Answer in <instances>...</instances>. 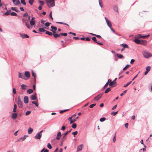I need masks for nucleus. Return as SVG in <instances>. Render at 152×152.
Wrapping results in <instances>:
<instances>
[{
    "label": "nucleus",
    "mask_w": 152,
    "mask_h": 152,
    "mask_svg": "<svg viewBox=\"0 0 152 152\" xmlns=\"http://www.w3.org/2000/svg\"><path fill=\"white\" fill-rule=\"evenodd\" d=\"M47 5L49 7H53L55 6V0H45Z\"/></svg>",
    "instance_id": "nucleus-1"
},
{
    "label": "nucleus",
    "mask_w": 152,
    "mask_h": 152,
    "mask_svg": "<svg viewBox=\"0 0 152 152\" xmlns=\"http://www.w3.org/2000/svg\"><path fill=\"white\" fill-rule=\"evenodd\" d=\"M142 54L143 56L146 58H148L152 56V54L151 53L146 51H143Z\"/></svg>",
    "instance_id": "nucleus-2"
},
{
    "label": "nucleus",
    "mask_w": 152,
    "mask_h": 152,
    "mask_svg": "<svg viewBox=\"0 0 152 152\" xmlns=\"http://www.w3.org/2000/svg\"><path fill=\"white\" fill-rule=\"evenodd\" d=\"M72 130V129H71L69 131L66 132L65 133H64L62 134V142H63V141L65 140L66 139V136L67 135V134H68L69 133H70L71 131Z\"/></svg>",
    "instance_id": "nucleus-3"
},
{
    "label": "nucleus",
    "mask_w": 152,
    "mask_h": 152,
    "mask_svg": "<svg viewBox=\"0 0 152 152\" xmlns=\"http://www.w3.org/2000/svg\"><path fill=\"white\" fill-rule=\"evenodd\" d=\"M18 106L20 108H22L23 107V103L20 100V96H18Z\"/></svg>",
    "instance_id": "nucleus-4"
},
{
    "label": "nucleus",
    "mask_w": 152,
    "mask_h": 152,
    "mask_svg": "<svg viewBox=\"0 0 152 152\" xmlns=\"http://www.w3.org/2000/svg\"><path fill=\"white\" fill-rule=\"evenodd\" d=\"M43 132V130H42L39 132H38L35 136V138L37 139H40L42 136V133Z\"/></svg>",
    "instance_id": "nucleus-5"
},
{
    "label": "nucleus",
    "mask_w": 152,
    "mask_h": 152,
    "mask_svg": "<svg viewBox=\"0 0 152 152\" xmlns=\"http://www.w3.org/2000/svg\"><path fill=\"white\" fill-rule=\"evenodd\" d=\"M104 18L106 21L107 25L110 27L111 28V27L112 26V25L111 22L106 17H105Z\"/></svg>",
    "instance_id": "nucleus-6"
},
{
    "label": "nucleus",
    "mask_w": 152,
    "mask_h": 152,
    "mask_svg": "<svg viewBox=\"0 0 152 152\" xmlns=\"http://www.w3.org/2000/svg\"><path fill=\"white\" fill-rule=\"evenodd\" d=\"M102 95V94H99L98 95L96 96L94 98V100L98 101L101 98Z\"/></svg>",
    "instance_id": "nucleus-7"
},
{
    "label": "nucleus",
    "mask_w": 152,
    "mask_h": 152,
    "mask_svg": "<svg viewBox=\"0 0 152 152\" xmlns=\"http://www.w3.org/2000/svg\"><path fill=\"white\" fill-rule=\"evenodd\" d=\"M20 37L23 38H28L29 37V36L27 35L26 34H22L21 33H20Z\"/></svg>",
    "instance_id": "nucleus-8"
},
{
    "label": "nucleus",
    "mask_w": 152,
    "mask_h": 152,
    "mask_svg": "<svg viewBox=\"0 0 152 152\" xmlns=\"http://www.w3.org/2000/svg\"><path fill=\"white\" fill-rule=\"evenodd\" d=\"M116 82L114 80L112 82H111L109 84V85L110 86L114 87L116 85Z\"/></svg>",
    "instance_id": "nucleus-9"
},
{
    "label": "nucleus",
    "mask_w": 152,
    "mask_h": 152,
    "mask_svg": "<svg viewBox=\"0 0 152 152\" xmlns=\"http://www.w3.org/2000/svg\"><path fill=\"white\" fill-rule=\"evenodd\" d=\"M149 36H150L149 35H146V36H142L140 35V34H138V35L137 36V37L138 38H143V39H145V38H146L147 37H149Z\"/></svg>",
    "instance_id": "nucleus-10"
},
{
    "label": "nucleus",
    "mask_w": 152,
    "mask_h": 152,
    "mask_svg": "<svg viewBox=\"0 0 152 152\" xmlns=\"http://www.w3.org/2000/svg\"><path fill=\"white\" fill-rule=\"evenodd\" d=\"M61 136V132H58L57 134V136L56 138V139L57 140H59Z\"/></svg>",
    "instance_id": "nucleus-11"
},
{
    "label": "nucleus",
    "mask_w": 152,
    "mask_h": 152,
    "mask_svg": "<svg viewBox=\"0 0 152 152\" xmlns=\"http://www.w3.org/2000/svg\"><path fill=\"white\" fill-rule=\"evenodd\" d=\"M12 1L13 3L15 5L20 4L19 0H12Z\"/></svg>",
    "instance_id": "nucleus-12"
},
{
    "label": "nucleus",
    "mask_w": 152,
    "mask_h": 152,
    "mask_svg": "<svg viewBox=\"0 0 152 152\" xmlns=\"http://www.w3.org/2000/svg\"><path fill=\"white\" fill-rule=\"evenodd\" d=\"M24 102L25 103H27L28 102V98L27 96H25L24 98Z\"/></svg>",
    "instance_id": "nucleus-13"
},
{
    "label": "nucleus",
    "mask_w": 152,
    "mask_h": 152,
    "mask_svg": "<svg viewBox=\"0 0 152 152\" xmlns=\"http://www.w3.org/2000/svg\"><path fill=\"white\" fill-rule=\"evenodd\" d=\"M25 75L28 78H29L30 77V73L28 71H26L25 72Z\"/></svg>",
    "instance_id": "nucleus-14"
},
{
    "label": "nucleus",
    "mask_w": 152,
    "mask_h": 152,
    "mask_svg": "<svg viewBox=\"0 0 152 152\" xmlns=\"http://www.w3.org/2000/svg\"><path fill=\"white\" fill-rule=\"evenodd\" d=\"M18 115L16 113H14L12 115V118L14 120H15L17 117Z\"/></svg>",
    "instance_id": "nucleus-15"
},
{
    "label": "nucleus",
    "mask_w": 152,
    "mask_h": 152,
    "mask_svg": "<svg viewBox=\"0 0 152 152\" xmlns=\"http://www.w3.org/2000/svg\"><path fill=\"white\" fill-rule=\"evenodd\" d=\"M18 77L23 79H25V76L23 74H22L20 72H19Z\"/></svg>",
    "instance_id": "nucleus-16"
},
{
    "label": "nucleus",
    "mask_w": 152,
    "mask_h": 152,
    "mask_svg": "<svg viewBox=\"0 0 152 152\" xmlns=\"http://www.w3.org/2000/svg\"><path fill=\"white\" fill-rule=\"evenodd\" d=\"M27 136L26 135H25V136H24L23 137H20V138L19 139V140H18V141H20V140L22 141H24L26 139V137H27Z\"/></svg>",
    "instance_id": "nucleus-17"
},
{
    "label": "nucleus",
    "mask_w": 152,
    "mask_h": 152,
    "mask_svg": "<svg viewBox=\"0 0 152 152\" xmlns=\"http://www.w3.org/2000/svg\"><path fill=\"white\" fill-rule=\"evenodd\" d=\"M83 146V145H81L78 146L77 148V151H78L82 150Z\"/></svg>",
    "instance_id": "nucleus-18"
},
{
    "label": "nucleus",
    "mask_w": 152,
    "mask_h": 152,
    "mask_svg": "<svg viewBox=\"0 0 152 152\" xmlns=\"http://www.w3.org/2000/svg\"><path fill=\"white\" fill-rule=\"evenodd\" d=\"M21 87L22 89L23 90H26L27 89L28 86L26 85L22 84L21 85Z\"/></svg>",
    "instance_id": "nucleus-19"
},
{
    "label": "nucleus",
    "mask_w": 152,
    "mask_h": 152,
    "mask_svg": "<svg viewBox=\"0 0 152 152\" xmlns=\"http://www.w3.org/2000/svg\"><path fill=\"white\" fill-rule=\"evenodd\" d=\"M33 131V129L30 127L28 130V134H30Z\"/></svg>",
    "instance_id": "nucleus-20"
},
{
    "label": "nucleus",
    "mask_w": 152,
    "mask_h": 152,
    "mask_svg": "<svg viewBox=\"0 0 152 152\" xmlns=\"http://www.w3.org/2000/svg\"><path fill=\"white\" fill-rule=\"evenodd\" d=\"M30 24L31 26L34 25L35 23V21L31 20L30 21Z\"/></svg>",
    "instance_id": "nucleus-21"
},
{
    "label": "nucleus",
    "mask_w": 152,
    "mask_h": 152,
    "mask_svg": "<svg viewBox=\"0 0 152 152\" xmlns=\"http://www.w3.org/2000/svg\"><path fill=\"white\" fill-rule=\"evenodd\" d=\"M33 92V90L32 89H29L27 91V92L28 94H31Z\"/></svg>",
    "instance_id": "nucleus-22"
},
{
    "label": "nucleus",
    "mask_w": 152,
    "mask_h": 152,
    "mask_svg": "<svg viewBox=\"0 0 152 152\" xmlns=\"http://www.w3.org/2000/svg\"><path fill=\"white\" fill-rule=\"evenodd\" d=\"M36 94H35V95H32L31 96V98L32 100H35L36 98Z\"/></svg>",
    "instance_id": "nucleus-23"
},
{
    "label": "nucleus",
    "mask_w": 152,
    "mask_h": 152,
    "mask_svg": "<svg viewBox=\"0 0 152 152\" xmlns=\"http://www.w3.org/2000/svg\"><path fill=\"white\" fill-rule=\"evenodd\" d=\"M140 40L137 39H135L134 40V42H135L137 44H139L140 43Z\"/></svg>",
    "instance_id": "nucleus-24"
},
{
    "label": "nucleus",
    "mask_w": 152,
    "mask_h": 152,
    "mask_svg": "<svg viewBox=\"0 0 152 152\" xmlns=\"http://www.w3.org/2000/svg\"><path fill=\"white\" fill-rule=\"evenodd\" d=\"M53 35L54 37L56 38L60 36V34H53Z\"/></svg>",
    "instance_id": "nucleus-25"
},
{
    "label": "nucleus",
    "mask_w": 152,
    "mask_h": 152,
    "mask_svg": "<svg viewBox=\"0 0 152 152\" xmlns=\"http://www.w3.org/2000/svg\"><path fill=\"white\" fill-rule=\"evenodd\" d=\"M121 45H122L124 48H129L128 46L126 44H122Z\"/></svg>",
    "instance_id": "nucleus-26"
},
{
    "label": "nucleus",
    "mask_w": 152,
    "mask_h": 152,
    "mask_svg": "<svg viewBox=\"0 0 152 152\" xmlns=\"http://www.w3.org/2000/svg\"><path fill=\"white\" fill-rule=\"evenodd\" d=\"M46 33L49 35H53V34L52 32H50L48 31H46Z\"/></svg>",
    "instance_id": "nucleus-27"
},
{
    "label": "nucleus",
    "mask_w": 152,
    "mask_h": 152,
    "mask_svg": "<svg viewBox=\"0 0 152 152\" xmlns=\"http://www.w3.org/2000/svg\"><path fill=\"white\" fill-rule=\"evenodd\" d=\"M114 10L116 12H118V8L117 6H115L114 7Z\"/></svg>",
    "instance_id": "nucleus-28"
},
{
    "label": "nucleus",
    "mask_w": 152,
    "mask_h": 152,
    "mask_svg": "<svg viewBox=\"0 0 152 152\" xmlns=\"http://www.w3.org/2000/svg\"><path fill=\"white\" fill-rule=\"evenodd\" d=\"M38 30L39 32H45L46 31L43 28H39Z\"/></svg>",
    "instance_id": "nucleus-29"
},
{
    "label": "nucleus",
    "mask_w": 152,
    "mask_h": 152,
    "mask_svg": "<svg viewBox=\"0 0 152 152\" xmlns=\"http://www.w3.org/2000/svg\"><path fill=\"white\" fill-rule=\"evenodd\" d=\"M17 105L15 104H14V107L13 110V112H16V110L17 109Z\"/></svg>",
    "instance_id": "nucleus-30"
},
{
    "label": "nucleus",
    "mask_w": 152,
    "mask_h": 152,
    "mask_svg": "<svg viewBox=\"0 0 152 152\" xmlns=\"http://www.w3.org/2000/svg\"><path fill=\"white\" fill-rule=\"evenodd\" d=\"M146 40H141L140 41V43L142 44L145 45L146 44Z\"/></svg>",
    "instance_id": "nucleus-31"
},
{
    "label": "nucleus",
    "mask_w": 152,
    "mask_h": 152,
    "mask_svg": "<svg viewBox=\"0 0 152 152\" xmlns=\"http://www.w3.org/2000/svg\"><path fill=\"white\" fill-rule=\"evenodd\" d=\"M111 90V89L110 88H107L105 90L104 93L106 94L108 93L109 91Z\"/></svg>",
    "instance_id": "nucleus-32"
},
{
    "label": "nucleus",
    "mask_w": 152,
    "mask_h": 152,
    "mask_svg": "<svg viewBox=\"0 0 152 152\" xmlns=\"http://www.w3.org/2000/svg\"><path fill=\"white\" fill-rule=\"evenodd\" d=\"M132 82V81H130L127 84L124 85V87H126L129 86V84H130Z\"/></svg>",
    "instance_id": "nucleus-33"
},
{
    "label": "nucleus",
    "mask_w": 152,
    "mask_h": 152,
    "mask_svg": "<svg viewBox=\"0 0 152 152\" xmlns=\"http://www.w3.org/2000/svg\"><path fill=\"white\" fill-rule=\"evenodd\" d=\"M51 28L52 30L56 31L57 29V28L56 27H55L53 26H51Z\"/></svg>",
    "instance_id": "nucleus-34"
},
{
    "label": "nucleus",
    "mask_w": 152,
    "mask_h": 152,
    "mask_svg": "<svg viewBox=\"0 0 152 152\" xmlns=\"http://www.w3.org/2000/svg\"><path fill=\"white\" fill-rule=\"evenodd\" d=\"M11 10H10L9 11H7L4 14V15H8L10 14V13Z\"/></svg>",
    "instance_id": "nucleus-35"
},
{
    "label": "nucleus",
    "mask_w": 152,
    "mask_h": 152,
    "mask_svg": "<svg viewBox=\"0 0 152 152\" xmlns=\"http://www.w3.org/2000/svg\"><path fill=\"white\" fill-rule=\"evenodd\" d=\"M25 25L27 27V28L28 29H29L30 28V25H29V23H28L27 22H25Z\"/></svg>",
    "instance_id": "nucleus-36"
},
{
    "label": "nucleus",
    "mask_w": 152,
    "mask_h": 152,
    "mask_svg": "<svg viewBox=\"0 0 152 152\" xmlns=\"http://www.w3.org/2000/svg\"><path fill=\"white\" fill-rule=\"evenodd\" d=\"M11 10H12L15 11L16 12H18V10L17 9V8L16 7H12L11 8Z\"/></svg>",
    "instance_id": "nucleus-37"
},
{
    "label": "nucleus",
    "mask_w": 152,
    "mask_h": 152,
    "mask_svg": "<svg viewBox=\"0 0 152 152\" xmlns=\"http://www.w3.org/2000/svg\"><path fill=\"white\" fill-rule=\"evenodd\" d=\"M117 56L118 58H121L123 57V55L121 54H117Z\"/></svg>",
    "instance_id": "nucleus-38"
},
{
    "label": "nucleus",
    "mask_w": 152,
    "mask_h": 152,
    "mask_svg": "<svg viewBox=\"0 0 152 152\" xmlns=\"http://www.w3.org/2000/svg\"><path fill=\"white\" fill-rule=\"evenodd\" d=\"M130 66L129 65H127L125 67L123 68V70H126Z\"/></svg>",
    "instance_id": "nucleus-39"
},
{
    "label": "nucleus",
    "mask_w": 152,
    "mask_h": 152,
    "mask_svg": "<svg viewBox=\"0 0 152 152\" xmlns=\"http://www.w3.org/2000/svg\"><path fill=\"white\" fill-rule=\"evenodd\" d=\"M76 127L77 125L75 123L73 124L72 125V127L73 129H75L76 128Z\"/></svg>",
    "instance_id": "nucleus-40"
},
{
    "label": "nucleus",
    "mask_w": 152,
    "mask_h": 152,
    "mask_svg": "<svg viewBox=\"0 0 152 152\" xmlns=\"http://www.w3.org/2000/svg\"><path fill=\"white\" fill-rule=\"evenodd\" d=\"M56 23H57L61 24H63L66 25L68 26H69V25L67 24H66L64 23L59 22H57Z\"/></svg>",
    "instance_id": "nucleus-41"
},
{
    "label": "nucleus",
    "mask_w": 152,
    "mask_h": 152,
    "mask_svg": "<svg viewBox=\"0 0 152 152\" xmlns=\"http://www.w3.org/2000/svg\"><path fill=\"white\" fill-rule=\"evenodd\" d=\"M51 24V23H49L48 22H47L45 24V26L46 27H48L49 26L50 24Z\"/></svg>",
    "instance_id": "nucleus-42"
},
{
    "label": "nucleus",
    "mask_w": 152,
    "mask_h": 152,
    "mask_svg": "<svg viewBox=\"0 0 152 152\" xmlns=\"http://www.w3.org/2000/svg\"><path fill=\"white\" fill-rule=\"evenodd\" d=\"M32 103L34 104L37 107H38V104L36 102L33 101L32 102Z\"/></svg>",
    "instance_id": "nucleus-43"
},
{
    "label": "nucleus",
    "mask_w": 152,
    "mask_h": 152,
    "mask_svg": "<svg viewBox=\"0 0 152 152\" xmlns=\"http://www.w3.org/2000/svg\"><path fill=\"white\" fill-rule=\"evenodd\" d=\"M99 5L100 6V7L102 8V7L103 6L102 5V0H99Z\"/></svg>",
    "instance_id": "nucleus-44"
},
{
    "label": "nucleus",
    "mask_w": 152,
    "mask_h": 152,
    "mask_svg": "<svg viewBox=\"0 0 152 152\" xmlns=\"http://www.w3.org/2000/svg\"><path fill=\"white\" fill-rule=\"evenodd\" d=\"M92 39L95 42L97 43V40L96 38L95 37H93L92 38Z\"/></svg>",
    "instance_id": "nucleus-45"
},
{
    "label": "nucleus",
    "mask_w": 152,
    "mask_h": 152,
    "mask_svg": "<svg viewBox=\"0 0 152 152\" xmlns=\"http://www.w3.org/2000/svg\"><path fill=\"white\" fill-rule=\"evenodd\" d=\"M78 133L77 131H75V132H73L72 133V134L74 135V137H75V135H77Z\"/></svg>",
    "instance_id": "nucleus-46"
},
{
    "label": "nucleus",
    "mask_w": 152,
    "mask_h": 152,
    "mask_svg": "<svg viewBox=\"0 0 152 152\" xmlns=\"http://www.w3.org/2000/svg\"><path fill=\"white\" fill-rule=\"evenodd\" d=\"M76 121V119H72V120H71L70 122V124H72L73 123V122H74L75 121Z\"/></svg>",
    "instance_id": "nucleus-47"
},
{
    "label": "nucleus",
    "mask_w": 152,
    "mask_h": 152,
    "mask_svg": "<svg viewBox=\"0 0 152 152\" xmlns=\"http://www.w3.org/2000/svg\"><path fill=\"white\" fill-rule=\"evenodd\" d=\"M105 119L106 118L105 117L102 118L100 119V121L101 122H103L105 120Z\"/></svg>",
    "instance_id": "nucleus-48"
},
{
    "label": "nucleus",
    "mask_w": 152,
    "mask_h": 152,
    "mask_svg": "<svg viewBox=\"0 0 152 152\" xmlns=\"http://www.w3.org/2000/svg\"><path fill=\"white\" fill-rule=\"evenodd\" d=\"M47 147L49 149H51L52 148V146L49 143H48V144Z\"/></svg>",
    "instance_id": "nucleus-49"
},
{
    "label": "nucleus",
    "mask_w": 152,
    "mask_h": 152,
    "mask_svg": "<svg viewBox=\"0 0 152 152\" xmlns=\"http://www.w3.org/2000/svg\"><path fill=\"white\" fill-rule=\"evenodd\" d=\"M127 91V90H125L124 91H123V93H121L120 94V96H122L126 94Z\"/></svg>",
    "instance_id": "nucleus-50"
},
{
    "label": "nucleus",
    "mask_w": 152,
    "mask_h": 152,
    "mask_svg": "<svg viewBox=\"0 0 152 152\" xmlns=\"http://www.w3.org/2000/svg\"><path fill=\"white\" fill-rule=\"evenodd\" d=\"M116 132L115 133V135H114V136L113 137V141L114 142H115L116 140Z\"/></svg>",
    "instance_id": "nucleus-51"
},
{
    "label": "nucleus",
    "mask_w": 152,
    "mask_h": 152,
    "mask_svg": "<svg viewBox=\"0 0 152 152\" xmlns=\"http://www.w3.org/2000/svg\"><path fill=\"white\" fill-rule=\"evenodd\" d=\"M11 15L12 16H16L17 14L14 12H12L10 13Z\"/></svg>",
    "instance_id": "nucleus-52"
},
{
    "label": "nucleus",
    "mask_w": 152,
    "mask_h": 152,
    "mask_svg": "<svg viewBox=\"0 0 152 152\" xmlns=\"http://www.w3.org/2000/svg\"><path fill=\"white\" fill-rule=\"evenodd\" d=\"M96 104L95 103L92 104H91V105H90V106H89V107L91 108H92L96 106Z\"/></svg>",
    "instance_id": "nucleus-53"
},
{
    "label": "nucleus",
    "mask_w": 152,
    "mask_h": 152,
    "mask_svg": "<svg viewBox=\"0 0 152 152\" xmlns=\"http://www.w3.org/2000/svg\"><path fill=\"white\" fill-rule=\"evenodd\" d=\"M32 75L35 78L36 77L35 73L33 71H32Z\"/></svg>",
    "instance_id": "nucleus-54"
},
{
    "label": "nucleus",
    "mask_w": 152,
    "mask_h": 152,
    "mask_svg": "<svg viewBox=\"0 0 152 152\" xmlns=\"http://www.w3.org/2000/svg\"><path fill=\"white\" fill-rule=\"evenodd\" d=\"M151 69V67L150 66H148L146 68V71L149 72Z\"/></svg>",
    "instance_id": "nucleus-55"
},
{
    "label": "nucleus",
    "mask_w": 152,
    "mask_h": 152,
    "mask_svg": "<svg viewBox=\"0 0 152 152\" xmlns=\"http://www.w3.org/2000/svg\"><path fill=\"white\" fill-rule=\"evenodd\" d=\"M67 34L66 33H61L60 35L63 36H67Z\"/></svg>",
    "instance_id": "nucleus-56"
},
{
    "label": "nucleus",
    "mask_w": 152,
    "mask_h": 152,
    "mask_svg": "<svg viewBox=\"0 0 152 152\" xmlns=\"http://www.w3.org/2000/svg\"><path fill=\"white\" fill-rule=\"evenodd\" d=\"M21 3L24 5L26 4V3L25 2V0H21Z\"/></svg>",
    "instance_id": "nucleus-57"
},
{
    "label": "nucleus",
    "mask_w": 152,
    "mask_h": 152,
    "mask_svg": "<svg viewBox=\"0 0 152 152\" xmlns=\"http://www.w3.org/2000/svg\"><path fill=\"white\" fill-rule=\"evenodd\" d=\"M34 0H29V3L31 5L33 4Z\"/></svg>",
    "instance_id": "nucleus-58"
},
{
    "label": "nucleus",
    "mask_w": 152,
    "mask_h": 152,
    "mask_svg": "<svg viewBox=\"0 0 152 152\" xmlns=\"http://www.w3.org/2000/svg\"><path fill=\"white\" fill-rule=\"evenodd\" d=\"M61 44L63 47H66V45H65V44L64 42V41L63 40L61 41Z\"/></svg>",
    "instance_id": "nucleus-59"
},
{
    "label": "nucleus",
    "mask_w": 152,
    "mask_h": 152,
    "mask_svg": "<svg viewBox=\"0 0 152 152\" xmlns=\"http://www.w3.org/2000/svg\"><path fill=\"white\" fill-rule=\"evenodd\" d=\"M68 110H69V109L65 110H61L60 112V113L61 114V113H64V112H66Z\"/></svg>",
    "instance_id": "nucleus-60"
},
{
    "label": "nucleus",
    "mask_w": 152,
    "mask_h": 152,
    "mask_svg": "<svg viewBox=\"0 0 152 152\" xmlns=\"http://www.w3.org/2000/svg\"><path fill=\"white\" fill-rule=\"evenodd\" d=\"M31 112L30 111H28L26 112L25 115H27L31 113Z\"/></svg>",
    "instance_id": "nucleus-61"
},
{
    "label": "nucleus",
    "mask_w": 152,
    "mask_h": 152,
    "mask_svg": "<svg viewBox=\"0 0 152 152\" xmlns=\"http://www.w3.org/2000/svg\"><path fill=\"white\" fill-rule=\"evenodd\" d=\"M39 3H40V4H41V5L42 6L44 4V2L43 1H39Z\"/></svg>",
    "instance_id": "nucleus-62"
},
{
    "label": "nucleus",
    "mask_w": 152,
    "mask_h": 152,
    "mask_svg": "<svg viewBox=\"0 0 152 152\" xmlns=\"http://www.w3.org/2000/svg\"><path fill=\"white\" fill-rule=\"evenodd\" d=\"M144 146L145 147L144 148H142V149H140V150H142V151L143 152H145V151H146V149H145V148L146 147V146H145V145H144Z\"/></svg>",
    "instance_id": "nucleus-63"
},
{
    "label": "nucleus",
    "mask_w": 152,
    "mask_h": 152,
    "mask_svg": "<svg viewBox=\"0 0 152 152\" xmlns=\"http://www.w3.org/2000/svg\"><path fill=\"white\" fill-rule=\"evenodd\" d=\"M13 93L14 94H16V89L15 88H14L13 89Z\"/></svg>",
    "instance_id": "nucleus-64"
}]
</instances>
